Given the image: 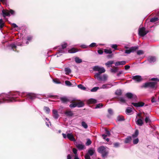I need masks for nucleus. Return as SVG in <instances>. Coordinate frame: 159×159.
<instances>
[{"label": "nucleus", "mask_w": 159, "mask_h": 159, "mask_svg": "<svg viewBox=\"0 0 159 159\" xmlns=\"http://www.w3.org/2000/svg\"><path fill=\"white\" fill-rule=\"evenodd\" d=\"M19 94L17 92H10L8 93H2L0 94V104L5 102H9L16 101L15 98Z\"/></svg>", "instance_id": "obj_1"}, {"label": "nucleus", "mask_w": 159, "mask_h": 159, "mask_svg": "<svg viewBox=\"0 0 159 159\" xmlns=\"http://www.w3.org/2000/svg\"><path fill=\"white\" fill-rule=\"evenodd\" d=\"M151 80L154 81L153 82H149L145 83L143 86L144 88L150 87L152 88H156V85L157 83V82L159 81V79L156 78H152Z\"/></svg>", "instance_id": "obj_2"}, {"label": "nucleus", "mask_w": 159, "mask_h": 159, "mask_svg": "<svg viewBox=\"0 0 159 159\" xmlns=\"http://www.w3.org/2000/svg\"><path fill=\"white\" fill-rule=\"evenodd\" d=\"M98 152L102 154V157L105 158L107 155L108 153V149L104 146H101L98 149Z\"/></svg>", "instance_id": "obj_3"}, {"label": "nucleus", "mask_w": 159, "mask_h": 159, "mask_svg": "<svg viewBox=\"0 0 159 159\" xmlns=\"http://www.w3.org/2000/svg\"><path fill=\"white\" fill-rule=\"evenodd\" d=\"M93 69L94 71H98V73H95L94 75L95 78L96 77L97 74H99V75H101V74L104 73L105 70L104 68L102 66H95L93 67Z\"/></svg>", "instance_id": "obj_4"}, {"label": "nucleus", "mask_w": 159, "mask_h": 159, "mask_svg": "<svg viewBox=\"0 0 159 159\" xmlns=\"http://www.w3.org/2000/svg\"><path fill=\"white\" fill-rule=\"evenodd\" d=\"M62 135L64 139L67 138L68 139L71 141H75L76 140L74 138L73 135L71 133L64 134L62 133Z\"/></svg>", "instance_id": "obj_5"}, {"label": "nucleus", "mask_w": 159, "mask_h": 159, "mask_svg": "<svg viewBox=\"0 0 159 159\" xmlns=\"http://www.w3.org/2000/svg\"><path fill=\"white\" fill-rule=\"evenodd\" d=\"M148 32V31L146 30L144 27L140 28L138 30V34L139 36H143Z\"/></svg>", "instance_id": "obj_6"}, {"label": "nucleus", "mask_w": 159, "mask_h": 159, "mask_svg": "<svg viewBox=\"0 0 159 159\" xmlns=\"http://www.w3.org/2000/svg\"><path fill=\"white\" fill-rule=\"evenodd\" d=\"M67 46V44L66 43H63L61 45V48H59V47H57L55 48V49H57L59 50V53H64L66 52L67 51H64V49L66 48Z\"/></svg>", "instance_id": "obj_7"}, {"label": "nucleus", "mask_w": 159, "mask_h": 159, "mask_svg": "<svg viewBox=\"0 0 159 159\" xmlns=\"http://www.w3.org/2000/svg\"><path fill=\"white\" fill-rule=\"evenodd\" d=\"M2 13L3 17H5L6 16H10V13L11 15H14L15 13V12L11 9H10L9 11L3 10L2 11Z\"/></svg>", "instance_id": "obj_8"}, {"label": "nucleus", "mask_w": 159, "mask_h": 159, "mask_svg": "<svg viewBox=\"0 0 159 159\" xmlns=\"http://www.w3.org/2000/svg\"><path fill=\"white\" fill-rule=\"evenodd\" d=\"M95 78L99 81H106L107 80V76L106 74H104L102 76H101V75H99L98 74H97L96 77Z\"/></svg>", "instance_id": "obj_9"}, {"label": "nucleus", "mask_w": 159, "mask_h": 159, "mask_svg": "<svg viewBox=\"0 0 159 159\" xmlns=\"http://www.w3.org/2000/svg\"><path fill=\"white\" fill-rule=\"evenodd\" d=\"M138 48V46L132 47L129 48V49L126 50L125 53L129 54L131 52H135Z\"/></svg>", "instance_id": "obj_10"}, {"label": "nucleus", "mask_w": 159, "mask_h": 159, "mask_svg": "<svg viewBox=\"0 0 159 159\" xmlns=\"http://www.w3.org/2000/svg\"><path fill=\"white\" fill-rule=\"evenodd\" d=\"M23 96H26L27 98L32 100L36 98V95L34 94L31 93H24Z\"/></svg>", "instance_id": "obj_11"}, {"label": "nucleus", "mask_w": 159, "mask_h": 159, "mask_svg": "<svg viewBox=\"0 0 159 159\" xmlns=\"http://www.w3.org/2000/svg\"><path fill=\"white\" fill-rule=\"evenodd\" d=\"M113 85L111 83L105 84L102 85L100 89H107L111 88Z\"/></svg>", "instance_id": "obj_12"}, {"label": "nucleus", "mask_w": 159, "mask_h": 159, "mask_svg": "<svg viewBox=\"0 0 159 159\" xmlns=\"http://www.w3.org/2000/svg\"><path fill=\"white\" fill-rule=\"evenodd\" d=\"M132 79L137 82H140L142 80L141 76L139 75L133 76Z\"/></svg>", "instance_id": "obj_13"}, {"label": "nucleus", "mask_w": 159, "mask_h": 159, "mask_svg": "<svg viewBox=\"0 0 159 159\" xmlns=\"http://www.w3.org/2000/svg\"><path fill=\"white\" fill-rule=\"evenodd\" d=\"M132 104L134 107H142L144 105V103L142 102H132Z\"/></svg>", "instance_id": "obj_14"}, {"label": "nucleus", "mask_w": 159, "mask_h": 159, "mask_svg": "<svg viewBox=\"0 0 159 159\" xmlns=\"http://www.w3.org/2000/svg\"><path fill=\"white\" fill-rule=\"evenodd\" d=\"M156 58L154 57L151 56L148 57V60L150 63H153L156 61Z\"/></svg>", "instance_id": "obj_15"}, {"label": "nucleus", "mask_w": 159, "mask_h": 159, "mask_svg": "<svg viewBox=\"0 0 159 159\" xmlns=\"http://www.w3.org/2000/svg\"><path fill=\"white\" fill-rule=\"evenodd\" d=\"M52 115L54 118L55 119H57L59 116L57 111L55 109L52 110Z\"/></svg>", "instance_id": "obj_16"}, {"label": "nucleus", "mask_w": 159, "mask_h": 159, "mask_svg": "<svg viewBox=\"0 0 159 159\" xmlns=\"http://www.w3.org/2000/svg\"><path fill=\"white\" fill-rule=\"evenodd\" d=\"M76 146L80 150L83 149L84 148V146L81 143H77L76 144Z\"/></svg>", "instance_id": "obj_17"}, {"label": "nucleus", "mask_w": 159, "mask_h": 159, "mask_svg": "<svg viewBox=\"0 0 159 159\" xmlns=\"http://www.w3.org/2000/svg\"><path fill=\"white\" fill-rule=\"evenodd\" d=\"M143 118H139L137 119L136 120V123L139 126H142L143 124V121L142 120Z\"/></svg>", "instance_id": "obj_18"}, {"label": "nucleus", "mask_w": 159, "mask_h": 159, "mask_svg": "<svg viewBox=\"0 0 159 159\" xmlns=\"http://www.w3.org/2000/svg\"><path fill=\"white\" fill-rule=\"evenodd\" d=\"M126 63V62L125 61H117L115 63V65L116 66L120 65H123Z\"/></svg>", "instance_id": "obj_19"}, {"label": "nucleus", "mask_w": 159, "mask_h": 159, "mask_svg": "<svg viewBox=\"0 0 159 159\" xmlns=\"http://www.w3.org/2000/svg\"><path fill=\"white\" fill-rule=\"evenodd\" d=\"M126 113L127 114L131 115L132 114V109L131 107H128L126 111Z\"/></svg>", "instance_id": "obj_20"}, {"label": "nucleus", "mask_w": 159, "mask_h": 159, "mask_svg": "<svg viewBox=\"0 0 159 159\" xmlns=\"http://www.w3.org/2000/svg\"><path fill=\"white\" fill-rule=\"evenodd\" d=\"M106 134H103L102 135V136L104 139H105L106 138L107 136H109L110 135V132L107 130H106Z\"/></svg>", "instance_id": "obj_21"}, {"label": "nucleus", "mask_w": 159, "mask_h": 159, "mask_svg": "<svg viewBox=\"0 0 159 159\" xmlns=\"http://www.w3.org/2000/svg\"><path fill=\"white\" fill-rule=\"evenodd\" d=\"M114 61H108L105 63V65L108 67H111L112 65L113 64Z\"/></svg>", "instance_id": "obj_22"}, {"label": "nucleus", "mask_w": 159, "mask_h": 159, "mask_svg": "<svg viewBox=\"0 0 159 159\" xmlns=\"http://www.w3.org/2000/svg\"><path fill=\"white\" fill-rule=\"evenodd\" d=\"M65 114L67 116H71L73 115L72 112L70 111H66L65 112Z\"/></svg>", "instance_id": "obj_23"}, {"label": "nucleus", "mask_w": 159, "mask_h": 159, "mask_svg": "<svg viewBox=\"0 0 159 159\" xmlns=\"http://www.w3.org/2000/svg\"><path fill=\"white\" fill-rule=\"evenodd\" d=\"M126 96L129 98L131 99L134 97L133 94L130 93H128L126 94Z\"/></svg>", "instance_id": "obj_24"}, {"label": "nucleus", "mask_w": 159, "mask_h": 159, "mask_svg": "<svg viewBox=\"0 0 159 159\" xmlns=\"http://www.w3.org/2000/svg\"><path fill=\"white\" fill-rule=\"evenodd\" d=\"M132 139L131 137L130 136H128L126 138L125 141V143H128L130 142Z\"/></svg>", "instance_id": "obj_25"}, {"label": "nucleus", "mask_w": 159, "mask_h": 159, "mask_svg": "<svg viewBox=\"0 0 159 159\" xmlns=\"http://www.w3.org/2000/svg\"><path fill=\"white\" fill-rule=\"evenodd\" d=\"M139 134V131L138 130L135 131L134 133L132 134V137L133 138H136Z\"/></svg>", "instance_id": "obj_26"}, {"label": "nucleus", "mask_w": 159, "mask_h": 159, "mask_svg": "<svg viewBox=\"0 0 159 159\" xmlns=\"http://www.w3.org/2000/svg\"><path fill=\"white\" fill-rule=\"evenodd\" d=\"M89 103H95L97 102V101L95 99L91 98L88 101Z\"/></svg>", "instance_id": "obj_27"}, {"label": "nucleus", "mask_w": 159, "mask_h": 159, "mask_svg": "<svg viewBox=\"0 0 159 159\" xmlns=\"http://www.w3.org/2000/svg\"><path fill=\"white\" fill-rule=\"evenodd\" d=\"M95 152V150L93 149H90L88 151V153L90 156L93 155Z\"/></svg>", "instance_id": "obj_28"}, {"label": "nucleus", "mask_w": 159, "mask_h": 159, "mask_svg": "<svg viewBox=\"0 0 159 159\" xmlns=\"http://www.w3.org/2000/svg\"><path fill=\"white\" fill-rule=\"evenodd\" d=\"M77 52V50L75 48H73L68 50V52L70 53H73Z\"/></svg>", "instance_id": "obj_29"}, {"label": "nucleus", "mask_w": 159, "mask_h": 159, "mask_svg": "<svg viewBox=\"0 0 159 159\" xmlns=\"http://www.w3.org/2000/svg\"><path fill=\"white\" fill-rule=\"evenodd\" d=\"M4 23L2 19H0V29L1 30L2 29L4 26Z\"/></svg>", "instance_id": "obj_30"}, {"label": "nucleus", "mask_w": 159, "mask_h": 159, "mask_svg": "<svg viewBox=\"0 0 159 159\" xmlns=\"http://www.w3.org/2000/svg\"><path fill=\"white\" fill-rule=\"evenodd\" d=\"M119 100L121 103H125L126 101L125 98L124 97H120L119 98Z\"/></svg>", "instance_id": "obj_31"}, {"label": "nucleus", "mask_w": 159, "mask_h": 159, "mask_svg": "<svg viewBox=\"0 0 159 159\" xmlns=\"http://www.w3.org/2000/svg\"><path fill=\"white\" fill-rule=\"evenodd\" d=\"M61 101L63 102H65L68 101V100L66 97H62L60 98Z\"/></svg>", "instance_id": "obj_32"}, {"label": "nucleus", "mask_w": 159, "mask_h": 159, "mask_svg": "<svg viewBox=\"0 0 159 159\" xmlns=\"http://www.w3.org/2000/svg\"><path fill=\"white\" fill-rule=\"evenodd\" d=\"M75 61L77 63H80L82 61L81 59L78 57H76L75 58Z\"/></svg>", "instance_id": "obj_33"}, {"label": "nucleus", "mask_w": 159, "mask_h": 159, "mask_svg": "<svg viewBox=\"0 0 159 159\" xmlns=\"http://www.w3.org/2000/svg\"><path fill=\"white\" fill-rule=\"evenodd\" d=\"M117 120L119 121H121L124 120V118L123 116H119L117 117Z\"/></svg>", "instance_id": "obj_34"}, {"label": "nucleus", "mask_w": 159, "mask_h": 159, "mask_svg": "<svg viewBox=\"0 0 159 159\" xmlns=\"http://www.w3.org/2000/svg\"><path fill=\"white\" fill-rule=\"evenodd\" d=\"M65 70L66 74H69L71 73L70 69L68 68H66L65 69Z\"/></svg>", "instance_id": "obj_35"}, {"label": "nucleus", "mask_w": 159, "mask_h": 159, "mask_svg": "<svg viewBox=\"0 0 159 159\" xmlns=\"http://www.w3.org/2000/svg\"><path fill=\"white\" fill-rule=\"evenodd\" d=\"M110 70L111 72L115 73L117 71L118 69L117 67H114V68L111 69Z\"/></svg>", "instance_id": "obj_36"}, {"label": "nucleus", "mask_w": 159, "mask_h": 159, "mask_svg": "<svg viewBox=\"0 0 159 159\" xmlns=\"http://www.w3.org/2000/svg\"><path fill=\"white\" fill-rule=\"evenodd\" d=\"M139 141V140L138 138H134L133 140V143L134 144H137Z\"/></svg>", "instance_id": "obj_37"}, {"label": "nucleus", "mask_w": 159, "mask_h": 159, "mask_svg": "<svg viewBox=\"0 0 159 159\" xmlns=\"http://www.w3.org/2000/svg\"><path fill=\"white\" fill-rule=\"evenodd\" d=\"M78 87L79 88L82 90H85L86 89V88L82 84H80L78 85Z\"/></svg>", "instance_id": "obj_38"}, {"label": "nucleus", "mask_w": 159, "mask_h": 159, "mask_svg": "<svg viewBox=\"0 0 159 159\" xmlns=\"http://www.w3.org/2000/svg\"><path fill=\"white\" fill-rule=\"evenodd\" d=\"M158 20V18L157 17H153L151 19L150 21L152 22H155Z\"/></svg>", "instance_id": "obj_39"}, {"label": "nucleus", "mask_w": 159, "mask_h": 159, "mask_svg": "<svg viewBox=\"0 0 159 159\" xmlns=\"http://www.w3.org/2000/svg\"><path fill=\"white\" fill-rule=\"evenodd\" d=\"M99 89H100V87H94L91 90V92H95Z\"/></svg>", "instance_id": "obj_40"}, {"label": "nucleus", "mask_w": 159, "mask_h": 159, "mask_svg": "<svg viewBox=\"0 0 159 159\" xmlns=\"http://www.w3.org/2000/svg\"><path fill=\"white\" fill-rule=\"evenodd\" d=\"M104 52L107 54H111L112 52V51L111 49H105Z\"/></svg>", "instance_id": "obj_41"}, {"label": "nucleus", "mask_w": 159, "mask_h": 159, "mask_svg": "<svg viewBox=\"0 0 159 159\" xmlns=\"http://www.w3.org/2000/svg\"><path fill=\"white\" fill-rule=\"evenodd\" d=\"M84 105V103L82 102H77V107H82Z\"/></svg>", "instance_id": "obj_42"}, {"label": "nucleus", "mask_w": 159, "mask_h": 159, "mask_svg": "<svg viewBox=\"0 0 159 159\" xmlns=\"http://www.w3.org/2000/svg\"><path fill=\"white\" fill-rule=\"evenodd\" d=\"M82 125L85 129H87L88 128V125L85 122L83 121L82 122Z\"/></svg>", "instance_id": "obj_43"}, {"label": "nucleus", "mask_w": 159, "mask_h": 159, "mask_svg": "<svg viewBox=\"0 0 159 159\" xmlns=\"http://www.w3.org/2000/svg\"><path fill=\"white\" fill-rule=\"evenodd\" d=\"M44 110L45 112H46L47 113H49L50 112V110L49 108L48 107H44Z\"/></svg>", "instance_id": "obj_44"}, {"label": "nucleus", "mask_w": 159, "mask_h": 159, "mask_svg": "<svg viewBox=\"0 0 159 159\" xmlns=\"http://www.w3.org/2000/svg\"><path fill=\"white\" fill-rule=\"evenodd\" d=\"M115 93L116 95H120L122 93L121 90L120 89L117 90L116 91Z\"/></svg>", "instance_id": "obj_45"}, {"label": "nucleus", "mask_w": 159, "mask_h": 159, "mask_svg": "<svg viewBox=\"0 0 159 159\" xmlns=\"http://www.w3.org/2000/svg\"><path fill=\"white\" fill-rule=\"evenodd\" d=\"M71 108H74L77 107V103H73L70 104L69 106Z\"/></svg>", "instance_id": "obj_46"}, {"label": "nucleus", "mask_w": 159, "mask_h": 159, "mask_svg": "<svg viewBox=\"0 0 159 159\" xmlns=\"http://www.w3.org/2000/svg\"><path fill=\"white\" fill-rule=\"evenodd\" d=\"M111 46L112 48L115 50L117 49V45L116 44H111Z\"/></svg>", "instance_id": "obj_47"}, {"label": "nucleus", "mask_w": 159, "mask_h": 159, "mask_svg": "<svg viewBox=\"0 0 159 159\" xmlns=\"http://www.w3.org/2000/svg\"><path fill=\"white\" fill-rule=\"evenodd\" d=\"M103 106V105L102 104L99 103L97 104L96 106L95 107L96 109L100 108L102 107Z\"/></svg>", "instance_id": "obj_48"}, {"label": "nucleus", "mask_w": 159, "mask_h": 159, "mask_svg": "<svg viewBox=\"0 0 159 159\" xmlns=\"http://www.w3.org/2000/svg\"><path fill=\"white\" fill-rule=\"evenodd\" d=\"M137 54L139 55H142L144 53L143 51L142 50H139L137 51Z\"/></svg>", "instance_id": "obj_49"}, {"label": "nucleus", "mask_w": 159, "mask_h": 159, "mask_svg": "<svg viewBox=\"0 0 159 159\" xmlns=\"http://www.w3.org/2000/svg\"><path fill=\"white\" fill-rule=\"evenodd\" d=\"M145 121L146 123H149L150 120L148 116H147L145 119Z\"/></svg>", "instance_id": "obj_50"}, {"label": "nucleus", "mask_w": 159, "mask_h": 159, "mask_svg": "<svg viewBox=\"0 0 159 159\" xmlns=\"http://www.w3.org/2000/svg\"><path fill=\"white\" fill-rule=\"evenodd\" d=\"M89 47H95L97 46L96 43H91L89 45Z\"/></svg>", "instance_id": "obj_51"}, {"label": "nucleus", "mask_w": 159, "mask_h": 159, "mask_svg": "<svg viewBox=\"0 0 159 159\" xmlns=\"http://www.w3.org/2000/svg\"><path fill=\"white\" fill-rule=\"evenodd\" d=\"M53 81L54 83L57 84L61 83V82L57 79H53Z\"/></svg>", "instance_id": "obj_52"}, {"label": "nucleus", "mask_w": 159, "mask_h": 159, "mask_svg": "<svg viewBox=\"0 0 159 159\" xmlns=\"http://www.w3.org/2000/svg\"><path fill=\"white\" fill-rule=\"evenodd\" d=\"M65 83L66 85L68 86H71V83L69 81H65Z\"/></svg>", "instance_id": "obj_53"}, {"label": "nucleus", "mask_w": 159, "mask_h": 159, "mask_svg": "<svg viewBox=\"0 0 159 159\" xmlns=\"http://www.w3.org/2000/svg\"><path fill=\"white\" fill-rule=\"evenodd\" d=\"M91 141L89 139H88L86 143V144L87 145H89L91 144Z\"/></svg>", "instance_id": "obj_54"}, {"label": "nucleus", "mask_w": 159, "mask_h": 159, "mask_svg": "<svg viewBox=\"0 0 159 159\" xmlns=\"http://www.w3.org/2000/svg\"><path fill=\"white\" fill-rule=\"evenodd\" d=\"M10 47L12 49H14V48H16V46L15 44H11L10 45Z\"/></svg>", "instance_id": "obj_55"}, {"label": "nucleus", "mask_w": 159, "mask_h": 159, "mask_svg": "<svg viewBox=\"0 0 159 159\" xmlns=\"http://www.w3.org/2000/svg\"><path fill=\"white\" fill-rule=\"evenodd\" d=\"M32 37L31 36H29L27 37V40L29 41H30L32 39Z\"/></svg>", "instance_id": "obj_56"}, {"label": "nucleus", "mask_w": 159, "mask_h": 159, "mask_svg": "<svg viewBox=\"0 0 159 159\" xmlns=\"http://www.w3.org/2000/svg\"><path fill=\"white\" fill-rule=\"evenodd\" d=\"M73 153L75 154V156L78 155L77 153V150L75 148H73Z\"/></svg>", "instance_id": "obj_57"}, {"label": "nucleus", "mask_w": 159, "mask_h": 159, "mask_svg": "<svg viewBox=\"0 0 159 159\" xmlns=\"http://www.w3.org/2000/svg\"><path fill=\"white\" fill-rule=\"evenodd\" d=\"M98 53L99 54H102L103 53V51L102 49H99L98 51Z\"/></svg>", "instance_id": "obj_58"}, {"label": "nucleus", "mask_w": 159, "mask_h": 159, "mask_svg": "<svg viewBox=\"0 0 159 159\" xmlns=\"http://www.w3.org/2000/svg\"><path fill=\"white\" fill-rule=\"evenodd\" d=\"M85 159H90V157L88 154H87L85 156Z\"/></svg>", "instance_id": "obj_59"}, {"label": "nucleus", "mask_w": 159, "mask_h": 159, "mask_svg": "<svg viewBox=\"0 0 159 159\" xmlns=\"http://www.w3.org/2000/svg\"><path fill=\"white\" fill-rule=\"evenodd\" d=\"M114 146L116 148L118 147L119 146V144L118 143H116L114 144Z\"/></svg>", "instance_id": "obj_60"}, {"label": "nucleus", "mask_w": 159, "mask_h": 159, "mask_svg": "<svg viewBox=\"0 0 159 159\" xmlns=\"http://www.w3.org/2000/svg\"><path fill=\"white\" fill-rule=\"evenodd\" d=\"M108 111L109 114L111 115L112 114V111L111 109H108Z\"/></svg>", "instance_id": "obj_61"}, {"label": "nucleus", "mask_w": 159, "mask_h": 159, "mask_svg": "<svg viewBox=\"0 0 159 159\" xmlns=\"http://www.w3.org/2000/svg\"><path fill=\"white\" fill-rule=\"evenodd\" d=\"M80 47L81 48H86L88 47L87 45H82L80 46Z\"/></svg>", "instance_id": "obj_62"}, {"label": "nucleus", "mask_w": 159, "mask_h": 159, "mask_svg": "<svg viewBox=\"0 0 159 159\" xmlns=\"http://www.w3.org/2000/svg\"><path fill=\"white\" fill-rule=\"evenodd\" d=\"M0 2H2L3 4H7V1L6 0H0Z\"/></svg>", "instance_id": "obj_63"}, {"label": "nucleus", "mask_w": 159, "mask_h": 159, "mask_svg": "<svg viewBox=\"0 0 159 159\" xmlns=\"http://www.w3.org/2000/svg\"><path fill=\"white\" fill-rule=\"evenodd\" d=\"M130 66L129 65H126L125 66V69L127 70L130 68Z\"/></svg>", "instance_id": "obj_64"}]
</instances>
